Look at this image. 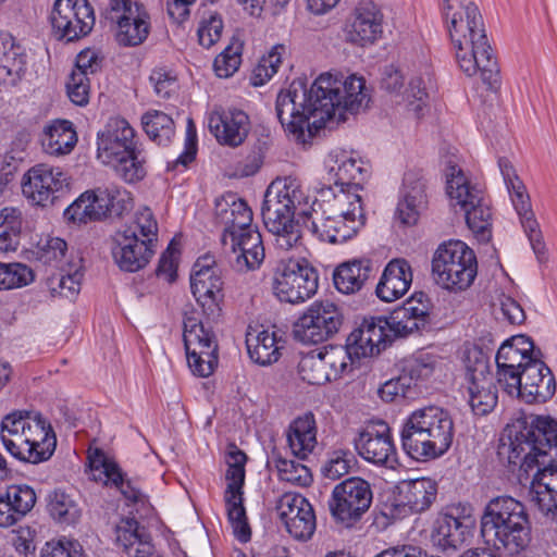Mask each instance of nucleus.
Listing matches in <instances>:
<instances>
[{
	"label": "nucleus",
	"instance_id": "nucleus-1",
	"mask_svg": "<svg viewBox=\"0 0 557 557\" xmlns=\"http://www.w3.org/2000/svg\"><path fill=\"white\" fill-rule=\"evenodd\" d=\"M370 90L361 76L321 74L308 88L306 77L294 79L276 98V116L297 144L306 145L327 121H347L368 108Z\"/></svg>",
	"mask_w": 557,
	"mask_h": 557
},
{
	"label": "nucleus",
	"instance_id": "nucleus-2",
	"mask_svg": "<svg viewBox=\"0 0 557 557\" xmlns=\"http://www.w3.org/2000/svg\"><path fill=\"white\" fill-rule=\"evenodd\" d=\"M502 443L499 455L507 454L510 465H519L520 487H550L557 482V420L550 416L529 414L518 419Z\"/></svg>",
	"mask_w": 557,
	"mask_h": 557
},
{
	"label": "nucleus",
	"instance_id": "nucleus-3",
	"mask_svg": "<svg viewBox=\"0 0 557 557\" xmlns=\"http://www.w3.org/2000/svg\"><path fill=\"white\" fill-rule=\"evenodd\" d=\"M441 11L461 71L468 76L480 73L490 89L496 88L499 66L478 5L466 0H441Z\"/></svg>",
	"mask_w": 557,
	"mask_h": 557
},
{
	"label": "nucleus",
	"instance_id": "nucleus-4",
	"mask_svg": "<svg viewBox=\"0 0 557 557\" xmlns=\"http://www.w3.org/2000/svg\"><path fill=\"white\" fill-rule=\"evenodd\" d=\"M481 536L498 553L517 556L524 552L532 540L524 505L510 496L492 499L481 517Z\"/></svg>",
	"mask_w": 557,
	"mask_h": 557
},
{
	"label": "nucleus",
	"instance_id": "nucleus-5",
	"mask_svg": "<svg viewBox=\"0 0 557 557\" xmlns=\"http://www.w3.org/2000/svg\"><path fill=\"white\" fill-rule=\"evenodd\" d=\"M455 434L449 412L437 406L412 411L403 424L401 445L416 460L435 459L448 451Z\"/></svg>",
	"mask_w": 557,
	"mask_h": 557
},
{
	"label": "nucleus",
	"instance_id": "nucleus-6",
	"mask_svg": "<svg viewBox=\"0 0 557 557\" xmlns=\"http://www.w3.org/2000/svg\"><path fill=\"white\" fill-rule=\"evenodd\" d=\"M302 203H307V195L297 177H278L267 188L261 214L278 249L289 250L300 242L301 232L295 213Z\"/></svg>",
	"mask_w": 557,
	"mask_h": 557
},
{
	"label": "nucleus",
	"instance_id": "nucleus-7",
	"mask_svg": "<svg viewBox=\"0 0 557 557\" xmlns=\"http://www.w3.org/2000/svg\"><path fill=\"white\" fill-rule=\"evenodd\" d=\"M447 195L456 209L463 212L466 223L479 240L487 242L492 236V211L484 190L472 184L463 171L448 162L445 169Z\"/></svg>",
	"mask_w": 557,
	"mask_h": 557
},
{
	"label": "nucleus",
	"instance_id": "nucleus-8",
	"mask_svg": "<svg viewBox=\"0 0 557 557\" xmlns=\"http://www.w3.org/2000/svg\"><path fill=\"white\" fill-rule=\"evenodd\" d=\"M478 274L474 251L461 240L442 243L432 257V275L437 285L449 292L469 288Z\"/></svg>",
	"mask_w": 557,
	"mask_h": 557
},
{
	"label": "nucleus",
	"instance_id": "nucleus-9",
	"mask_svg": "<svg viewBox=\"0 0 557 557\" xmlns=\"http://www.w3.org/2000/svg\"><path fill=\"white\" fill-rule=\"evenodd\" d=\"M183 341L188 367L200 377H208L218 366V341L212 327L194 315L185 317Z\"/></svg>",
	"mask_w": 557,
	"mask_h": 557
},
{
	"label": "nucleus",
	"instance_id": "nucleus-10",
	"mask_svg": "<svg viewBox=\"0 0 557 557\" xmlns=\"http://www.w3.org/2000/svg\"><path fill=\"white\" fill-rule=\"evenodd\" d=\"M319 273L306 259H289L278 265L273 293L284 302L300 304L318 290Z\"/></svg>",
	"mask_w": 557,
	"mask_h": 557
},
{
	"label": "nucleus",
	"instance_id": "nucleus-11",
	"mask_svg": "<svg viewBox=\"0 0 557 557\" xmlns=\"http://www.w3.org/2000/svg\"><path fill=\"white\" fill-rule=\"evenodd\" d=\"M475 522L471 504L448 505L432 524L431 541L441 549H456L472 536Z\"/></svg>",
	"mask_w": 557,
	"mask_h": 557
},
{
	"label": "nucleus",
	"instance_id": "nucleus-12",
	"mask_svg": "<svg viewBox=\"0 0 557 557\" xmlns=\"http://www.w3.org/2000/svg\"><path fill=\"white\" fill-rule=\"evenodd\" d=\"M343 323L338 306L329 300L314 301L295 323L294 335L304 344H319L337 334Z\"/></svg>",
	"mask_w": 557,
	"mask_h": 557
},
{
	"label": "nucleus",
	"instance_id": "nucleus-13",
	"mask_svg": "<svg viewBox=\"0 0 557 557\" xmlns=\"http://www.w3.org/2000/svg\"><path fill=\"white\" fill-rule=\"evenodd\" d=\"M50 22L53 35L70 42L87 36L95 26L96 17L88 0H55Z\"/></svg>",
	"mask_w": 557,
	"mask_h": 557
},
{
	"label": "nucleus",
	"instance_id": "nucleus-14",
	"mask_svg": "<svg viewBox=\"0 0 557 557\" xmlns=\"http://www.w3.org/2000/svg\"><path fill=\"white\" fill-rule=\"evenodd\" d=\"M468 403L476 416L490 413L497 404V389L487 359L481 351L469 354L466 360Z\"/></svg>",
	"mask_w": 557,
	"mask_h": 557
},
{
	"label": "nucleus",
	"instance_id": "nucleus-15",
	"mask_svg": "<svg viewBox=\"0 0 557 557\" xmlns=\"http://www.w3.org/2000/svg\"><path fill=\"white\" fill-rule=\"evenodd\" d=\"M539 357H542V351L535 349L533 341L527 335H516L503 343L495 358L497 383L502 389L513 388L521 370Z\"/></svg>",
	"mask_w": 557,
	"mask_h": 557
},
{
	"label": "nucleus",
	"instance_id": "nucleus-16",
	"mask_svg": "<svg viewBox=\"0 0 557 557\" xmlns=\"http://www.w3.org/2000/svg\"><path fill=\"white\" fill-rule=\"evenodd\" d=\"M70 186V176L59 166L36 164L23 176V195L36 206L52 205Z\"/></svg>",
	"mask_w": 557,
	"mask_h": 557
},
{
	"label": "nucleus",
	"instance_id": "nucleus-17",
	"mask_svg": "<svg viewBox=\"0 0 557 557\" xmlns=\"http://www.w3.org/2000/svg\"><path fill=\"white\" fill-rule=\"evenodd\" d=\"M276 510L286 532L298 542L312 539L317 519L312 505L299 493L286 492L277 503Z\"/></svg>",
	"mask_w": 557,
	"mask_h": 557
},
{
	"label": "nucleus",
	"instance_id": "nucleus-18",
	"mask_svg": "<svg viewBox=\"0 0 557 557\" xmlns=\"http://www.w3.org/2000/svg\"><path fill=\"white\" fill-rule=\"evenodd\" d=\"M384 333L394 337L407 336L430 326V300L423 293L414 295L404 306L396 308L388 317H375Z\"/></svg>",
	"mask_w": 557,
	"mask_h": 557
},
{
	"label": "nucleus",
	"instance_id": "nucleus-19",
	"mask_svg": "<svg viewBox=\"0 0 557 557\" xmlns=\"http://www.w3.org/2000/svg\"><path fill=\"white\" fill-rule=\"evenodd\" d=\"M541 358L522 369L513 382V388H507L505 393L527 404H543L549 400L556 393V381L552 370Z\"/></svg>",
	"mask_w": 557,
	"mask_h": 557
},
{
	"label": "nucleus",
	"instance_id": "nucleus-20",
	"mask_svg": "<svg viewBox=\"0 0 557 557\" xmlns=\"http://www.w3.org/2000/svg\"><path fill=\"white\" fill-rule=\"evenodd\" d=\"M304 226L318 239L331 244H343L352 238L362 227L360 220L347 222L336 214L324 213V208H319L313 202L310 211L299 213Z\"/></svg>",
	"mask_w": 557,
	"mask_h": 557
},
{
	"label": "nucleus",
	"instance_id": "nucleus-21",
	"mask_svg": "<svg viewBox=\"0 0 557 557\" xmlns=\"http://www.w3.org/2000/svg\"><path fill=\"white\" fill-rule=\"evenodd\" d=\"M22 444L16 446L12 456L18 460L38 463L48 460L55 448V435L50 424L34 413L22 434Z\"/></svg>",
	"mask_w": 557,
	"mask_h": 557
},
{
	"label": "nucleus",
	"instance_id": "nucleus-22",
	"mask_svg": "<svg viewBox=\"0 0 557 557\" xmlns=\"http://www.w3.org/2000/svg\"><path fill=\"white\" fill-rule=\"evenodd\" d=\"M426 181L413 171L405 173L395 211V219L405 226L416 225L429 207Z\"/></svg>",
	"mask_w": 557,
	"mask_h": 557
},
{
	"label": "nucleus",
	"instance_id": "nucleus-23",
	"mask_svg": "<svg viewBox=\"0 0 557 557\" xmlns=\"http://www.w3.org/2000/svg\"><path fill=\"white\" fill-rule=\"evenodd\" d=\"M97 157L103 164L112 163L140 145L135 140V131L122 117H111L97 136Z\"/></svg>",
	"mask_w": 557,
	"mask_h": 557
},
{
	"label": "nucleus",
	"instance_id": "nucleus-24",
	"mask_svg": "<svg viewBox=\"0 0 557 557\" xmlns=\"http://www.w3.org/2000/svg\"><path fill=\"white\" fill-rule=\"evenodd\" d=\"M150 239H140L133 231H117L113 236L112 257L120 270L137 272L144 269L154 253Z\"/></svg>",
	"mask_w": 557,
	"mask_h": 557
},
{
	"label": "nucleus",
	"instance_id": "nucleus-25",
	"mask_svg": "<svg viewBox=\"0 0 557 557\" xmlns=\"http://www.w3.org/2000/svg\"><path fill=\"white\" fill-rule=\"evenodd\" d=\"M327 182L339 188L361 190L370 176V166L346 150H334L327 159Z\"/></svg>",
	"mask_w": 557,
	"mask_h": 557
},
{
	"label": "nucleus",
	"instance_id": "nucleus-26",
	"mask_svg": "<svg viewBox=\"0 0 557 557\" xmlns=\"http://www.w3.org/2000/svg\"><path fill=\"white\" fill-rule=\"evenodd\" d=\"M355 448L364 460L374 465L394 468L397 461L389 428L384 422L360 432L355 440Z\"/></svg>",
	"mask_w": 557,
	"mask_h": 557
},
{
	"label": "nucleus",
	"instance_id": "nucleus-27",
	"mask_svg": "<svg viewBox=\"0 0 557 557\" xmlns=\"http://www.w3.org/2000/svg\"><path fill=\"white\" fill-rule=\"evenodd\" d=\"M208 126L220 145L235 148L247 138L250 120L243 110L227 108L211 112Z\"/></svg>",
	"mask_w": 557,
	"mask_h": 557
},
{
	"label": "nucleus",
	"instance_id": "nucleus-28",
	"mask_svg": "<svg viewBox=\"0 0 557 557\" xmlns=\"http://www.w3.org/2000/svg\"><path fill=\"white\" fill-rule=\"evenodd\" d=\"M372 490H333L329 500L331 516L341 528H351L372 503Z\"/></svg>",
	"mask_w": 557,
	"mask_h": 557
},
{
	"label": "nucleus",
	"instance_id": "nucleus-29",
	"mask_svg": "<svg viewBox=\"0 0 557 557\" xmlns=\"http://www.w3.org/2000/svg\"><path fill=\"white\" fill-rule=\"evenodd\" d=\"M391 343V335L384 333L382 324L375 317L364 318L359 327L346 339L345 348L349 358L359 361L362 358L379 355Z\"/></svg>",
	"mask_w": 557,
	"mask_h": 557
},
{
	"label": "nucleus",
	"instance_id": "nucleus-30",
	"mask_svg": "<svg viewBox=\"0 0 557 557\" xmlns=\"http://www.w3.org/2000/svg\"><path fill=\"white\" fill-rule=\"evenodd\" d=\"M214 223L223 226L222 242L251 225L252 211L247 202L234 193H226L214 201Z\"/></svg>",
	"mask_w": 557,
	"mask_h": 557
},
{
	"label": "nucleus",
	"instance_id": "nucleus-31",
	"mask_svg": "<svg viewBox=\"0 0 557 557\" xmlns=\"http://www.w3.org/2000/svg\"><path fill=\"white\" fill-rule=\"evenodd\" d=\"M223 272L191 273L190 289L209 321H216L222 312Z\"/></svg>",
	"mask_w": 557,
	"mask_h": 557
},
{
	"label": "nucleus",
	"instance_id": "nucleus-32",
	"mask_svg": "<svg viewBox=\"0 0 557 557\" xmlns=\"http://www.w3.org/2000/svg\"><path fill=\"white\" fill-rule=\"evenodd\" d=\"M228 238L236 253L234 265L238 271H249L260 267L265 255L262 237L257 227L251 224Z\"/></svg>",
	"mask_w": 557,
	"mask_h": 557
},
{
	"label": "nucleus",
	"instance_id": "nucleus-33",
	"mask_svg": "<svg viewBox=\"0 0 557 557\" xmlns=\"http://www.w3.org/2000/svg\"><path fill=\"white\" fill-rule=\"evenodd\" d=\"M382 22L383 15L374 2H361L355 10L348 32L349 40L360 46L373 44L382 35Z\"/></svg>",
	"mask_w": 557,
	"mask_h": 557
},
{
	"label": "nucleus",
	"instance_id": "nucleus-34",
	"mask_svg": "<svg viewBox=\"0 0 557 557\" xmlns=\"http://www.w3.org/2000/svg\"><path fill=\"white\" fill-rule=\"evenodd\" d=\"M516 182V185L507 188L513 208L520 218L521 225L530 240L531 247L536 255L539 260H542L545 255V245L543 242L540 225L534 218V213L531 209L530 197L525 190L522 182Z\"/></svg>",
	"mask_w": 557,
	"mask_h": 557
},
{
	"label": "nucleus",
	"instance_id": "nucleus-35",
	"mask_svg": "<svg viewBox=\"0 0 557 557\" xmlns=\"http://www.w3.org/2000/svg\"><path fill=\"white\" fill-rule=\"evenodd\" d=\"M411 283L410 263L405 259H394L385 267L375 293L381 300L392 302L403 297Z\"/></svg>",
	"mask_w": 557,
	"mask_h": 557
},
{
	"label": "nucleus",
	"instance_id": "nucleus-36",
	"mask_svg": "<svg viewBox=\"0 0 557 557\" xmlns=\"http://www.w3.org/2000/svg\"><path fill=\"white\" fill-rule=\"evenodd\" d=\"M115 540L127 554L136 546L134 557H149L154 550L150 533L135 517L120 520L115 525Z\"/></svg>",
	"mask_w": 557,
	"mask_h": 557
},
{
	"label": "nucleus",
	"instance_id": "nucleus-37",
	"mask_svg": "<svg viewBox=\"0 0 557 557\" xmlns=\"http://www.w3.org/2000/svg\"><path fill=\"white\" fill-rule=\"evenodd\" d=\"M40 143L44 151L48 154H67L75 147L77 135L70 121L54 120L44 127Z\"/></svg>",
	"mask_w": 557,
	"mask_h": 557
},
{
	"label": "nucleus",
	"instance_id": "nucleus-38",
	"mask_svg": "<svg viewBox=\"0 0 557 557\" xmlns=\"http://www.w3.org/2000/svg\"><path fill=\"white\" fill-rule=\"evenodd\" d=\"M281 342V337L275 331H248L246 335L248 355L253 362L260 366H269L280 359L283 348Z\"/></svg>",
	"mask_w": 557,
	"mask_h": 557
},
{
	"label": "nucleus",
	"instance_id": "nucleus-39",
	"mask_svg": "<svg viewBox=\"0 0 557 557\" xmlns=\"http://www.w3.org/2000/svg\"><path fill=\"white\" fill-rule=\"evenodd\" d=\"M287 443L293 454L305 459L317 446V423L312 412L296 418L288 426Z\"/></svg>",
	"mask_w": 557,
	"mask_h": 557
},
{
	"label": "nucleus",
	"instance_id": "nucleus-40",
	"mask_svg": "<svg viewBox=\"0 0 557 557\" xmlns=\"http://www.w3.org/2000/svg\"><path fill=\"white\" fill-rule=\"evenodd\" d=\"M392 513L408 516L428 510L437 497V490H389Z\"/></svg>",
	"mask_w": 557,
	"mask_h": 557
},
{
	"label": "nucleus",
	"instance_id": "nucleus-41",
	"mask_svg": "<svg viewBox=\"0 0 557 557\" xmlns=\"http://www.w3.org/2000/svg\"><path fill=\"white\" fill-rule=\"evenodd\" d=\"M27 55L12 37L0 38V83L15 85L25 73Z\"/></svg>",
	"mask_w": 557,
	"mask_h": 557
},
{
	"label": "nucleus",
	"instance_id": "nucleus-42",
	"mask_svg": "<svg viewBox=\"0 0 557 557\" xmlns=\"http://www.w3.org/2000/svg\"><path fill=\"white\" fill-rule=\"evenodd\" d=\"M88 459L89 474L94 482L103 483L107 487H122L124 484L132 487L133 481L127 478L126 472L103 451L97 449Z\"/></svg>",
	"mask_w": 557,
	"mask_h": 557
},
{
	"label": "nucleus",
	"instance_id": "nucleus-43",
	"mask_svg": "<svg viewBox=\"0 0 557 557\" xmlns=\"http://www.w3.org/2000/svg\"><path fill=\"white\" fill-rule=\"evenodd\" d=\"M85 195L89 196L91 214L95 220L112 214L120 215L126 209L125 202L129 199L126 190L115 186L98 187L85 191Z\"/></svg>",
	"mask_w": 557,
	"mask_h": 557
},
{
	"label": "nucleus",
	"instance_id": "nucleus-44",
	"mask_svg": "<svg viewBox=\"0 0 557 557\" xmlns=\"http://www.w3.org/2000/svg\"><path fill=\"white\" fill-rule=\"evenodd\" d=\"M371 272L372 263L369 259L347 261L336 268L334 285L343 294H354L362 288Z\"/></svg>",
	"mask_w": 557,
	"mask_h": 557
},
{
	"label": "nucleus",
	"instance_id": "nucleus-45",
	"mask_svg": "<svg viewBox=\"0 0 557 557\" xmlns=\"http://www.w3.org/2000/svg\"><path fill=\"white\" fill-rule=\"evenodd\" d=\"M358 190L341 188L334 194L333 200L317 202L319 208H324V213L336 214L347 222L360 220L362 226L366 224V214L362 207L361 196Z\"/></svg>",
	"mask_w": 557,
	"mask_h": 557
},
{
	"label": "nucleus",
	"instance_id": "nucleus-46",
	"mask_svg": "<svg viewBox=\"0 0 557 557\" xmlns=\"http://www.w3.org/2000/svg\"><path fill=\"white\" fill-rule=\"evenodd\" d=\"M433 371L434 362L429 355L405 359L400 374L396 377L404 389L405 398H413L417 395L418 382L431 376Z\"/></svg>",
	"mask_w": 557,
	"mask_h": 557
},
{
	"label": "nucleus",
	"instance_id": "nucleus-47",
	"mask_svg": "<svg viewBox=\"0 0 557 557\" xmlns=\"http://www.w3.org/2000/svg\"><path fill=\"white\" fill-rule=\"evenodd\" d=\"M224 502L227 518L236 539L242 543L248 542L251 537V530L244 506L243 490H225Z\"/></svg>",
	"mask_w": 557,
	"mask_h": 557
},
{
	"label": "nucleus",
	"instance_id": "nucleus-48",
	"mask_svg": "<svg viewBox=\"0 0 557 557\" xmlns=\"http://www.w3.org/2000/svg\"><path fill=\"white\" fill-rule=\"evenodd\" d=\"M77 490L67 493L66 490H53L48 497V511L59 523L73 524L81 517L77 502Z\"/></svg>",
	"mask_w": 557,
	"mask_h": 557
},
{
	"label": "nucleus",
	"instance_id": "nucleus-49",
	"mask_svg": "<svg viewBox=\"0 0 557 557\" xmlns=\"http://www.w3.org/2000/svg\"><path fill=\"white\" fill-rule=\"evenodd\" d=\"M141 125L147 136L159 146H168L174 135L173 119L159 110H149L141 116Z\"/></svg>",
	"mask_w": 557,
	"mask_h": 557
},
{
	"label": "nucleus",
	"instance_id": "nucleus-50",
	"mask_svg": "<svg viewBox=\"0 0 557 557\" xmlns=\"http://www.w3.org/2000/svg\"><path fill=\"white\" fill-rule=\"evenodd\" d=\"M147 153L141 146L131 150L125 156L116 158L112 165L116 174L127 183L141 181L146 176Z\"/></svg>",
	"mask_w": 557,
	"mask_h": 557
},
{
	"label": "nucleus",
	"instance_id": "nucleus-51",
	"mask_svg": "<svg viewBox=\"0 0 557 557\" xmlns=\"http://www.w3.org/2000/svg\"><path fill=\"white\" fill-rule=\"evenodd\" d=\"M22 231V212L13 207L0 210V253L16 250Z\"/></svg>",
	"mask_w": 557,
	"mask_h": 557
},
{
	"label": "nucleus",
	"instance_id": "nucleus-52",
	"mask_svg": "<svg viewBox=\"0 0 557 557\" xmlns=\"http://www.w3.org/2000/svg\"><path fill=\"white\" fill-rule=\"evenodd\" d=\"M30 411H15L7 414L1 421L0 436L5 449L12 455L16 446L22 444V434L33 417Z\"/></svg>",
	"mask_w": 557,
	"mask_h": 557
},
{
	"label": "nucleus",
	"instance_id": "nucleus-53",
	"mask_svg": "<svg viewBox=\"0 0 557 557\" xmlns=\"http://www.w3.org/2000/svg\"><path fill=\"white\" fill-rule=\"evenodd\" d=\"M298 373L302 381L311 385H321L331 381L320 349L304 355L298 363Z\"/></svg>",
	"mask_w": 557,
	"mask_h": 557
},
{
	"label": "nucleus",
	"instance_id": "nucleus-54",
	"mask_svg": "<svg viewBox=\"0 0 557 557\" xmlns=\"http://www.w3.org/2000/svg\"><path fill=\"white\" fill-rule=\"evenodd\" d=\"M431 83L432 77L429 73L413 75L409 81L406 89L408 109L417 117L423 114V109L426 107Z\"/></svg>",
	"mask_w": 557,
	"mask_h": 557
},
{
	"label": "nucleus",
	"instance_id": "nucleus-55",
	"mask_svg": "<svg viewBox=\"0 0 557 557\" xmlns=\"http://www.w3.org/2000/svg\"><path fill=\"white\" fill-rule=\"evenodd\" d=\"M244 44L233 38L227 47L214 59L213 69L219 77H231L242 63Z\"/></svg>",
	"mask_w": 557,
	"mask_h": 557
},
{
	"label": "nucleus",
	"instance_id": "nucleus-56",
	"mask_svg": "<svg viewBox=\"0 0 557 557\" xmlns=\"http://www.w3.org/2000/svg\"><path fill=\"white\" fill-rule=\"evenodd\" d=\"M246 461L247 455L236 444L227 445L225 454V462L227 465L225 472L226 487H243Z\"/></svg>",
	"mask_w": 557,
	"mask_h": 557
},
{
	"label": "nucleus",
	"instance_id": "nucleus-57",
	"mask_svg": "<svg viewBox=\"0 0 557 557\" xmlns=\"http://www.w3.org/2000/svg\"><path fill=\"white\" fill-rule=\"evenodd\" d=\"M276 469L280 481L309 487L312 483V474L306 466L287 459H277Z\"/></svg>",
	"mask_w": 557,
	"mask_h": 557
},
{
	"label": "nucleus",
	"instance_id": "nucleus-58",
	"mask_svg": "<svg viewBox=\"0 0 557 557\" xmlns=\"http://www.w3.org/2000/svg\"><path fill=\"white\" fill-rule=\"evenodd\" d=\"M30 268L22 263H0V290L25 286L33 282Z\"/></svg>",
	"mask_w": 557,
	"mask_h": 557
},
{
	"label": "nucleus",
	"instance_id": "nucleus-59",
	"mask_svg": "<svg viewBox=\"0 0 557 557\" xmlns=\"http://www.w3.org/2000/svg\"><path fill=\"white\" fill-rule=\"evenodd\" d=\"M116 26V38L120 44L124 46H137L141 44L149 34V16L129 22L123 21Z\"/></svg>",
	"mask_w": 557,
	"mask_h": 557
},
{
	"label": "nucleus",
	"instance_id": "nucleus-60",
	"mask_svg": "<svg viewBox=\"0 0 557 557\" xmlns=\"http://www.w3.org/2000/svg\"><path fill=\"white\" fill-rule=\"evenodd\" d=\"M122 231H133L140 239H150L154 246L158 239V223L150 208L144 207L135 214V220Z\"/></svg>",
	"mask_w": 557,
	"mask_h": 557
},
{
	"label": "nucleus",
	"instance_id": "nucleus-61",
	"mask_svg": "<svg viewBox=\"0 0 557 557\" xmlns=\"http://www.w3.org/2000/svg\"><path fill=\"white\" fill-rule=\"evenodd\" d=\"M326 369L331 372V380L341 376L356 361L349 358L345 346H330L320 349Z\"/></svg>",
	"mask_w": 557,
	"mask_h": 557
},
{
	"label": "nucleus",
	"instance_id": "nucleus-62",
	"mask_svg": "<svg viewBox=\"0 0 557 557\" xmlns=\"http://www.w3.org/2000/svg\"><path fill=\"white\" fill-rule=\"evenodd\" d=\"M123 498L124 505L129 508L128 515L132 517L149 518L153 512V507L149 497L141 490H117Z\"/></svg>",
	"mask_w": 557,
	"mask_h": 557
},
{
	"label": "nucleus",
	"instance_id": "nucleus-63",
	"mask_svg": "<svg viewBox=\"0 0 557 557\" xmlns=\"http://www.w3.org/2000/svg\"><path fill=\"white\" fill-rule=\"evenodd\" d=\"M89 77L82 71H72L66 83L70 100L77 106H85L89 101Z\"/></svg>",
	"mask_w": 557,
	"mask_h": 557
},
{
	"label": "nucleus",
	"instance_id": "nucleus-64",
	"mask_svg": "<svg viewBox=\"0 0 557 557\" xmlns=\"http://www.w3.org/2000/svg\"><path fill=\"white\" fill-rule=\"evenodd\" d=\"M40 557H83V549L77 541L62 537L47 542L41 548Z\"/></svg>",
	"mask_w": 557,
	"mask_h": 557
}]
</instances>
